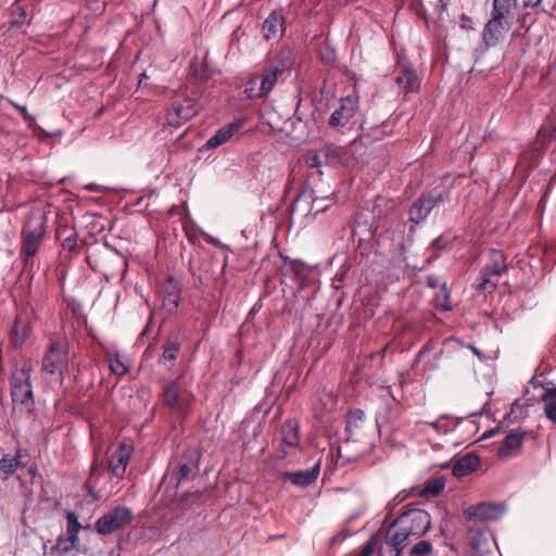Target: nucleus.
<instances>
[{"instance_id":"nucleus-1","label":"nucleus","mask_w":556,"mask_h":556,"mask_svg":"<svg viewBox=\"0 0 556 556\" xmlns=\"http://www.w3.org/2000/svg\"><path fill=\"white\" fill-rule=\"evenodd\" d=\"M295 52L290 46H282L268 60L260 76L251 77L244 85V94L249 100L266 99L276 86L278 78L295 64Z\"/></svg>"},{"instance_id":"nucleus-2","label":"nucleus","mask_w":556,"mask_h":556,"mask_svg":"<svg viewBox=\"0 0 556 556\" xmlns=\"http://www.w3.org/2000/svg\"><path fill=\"white\" fill-rule=\"evenodd\" d=\"M46 232V215L40 211L31 212L28 215L21 233L22 243L20 258L24 268L33 266V260L41 245Z\"/></svg>"},{"instance_id":"nucleus-3","label":"nucleus","mask_w":556,"mask_h":556,"mask_svg":"<svg viewBox=\"0 0 556 556\" xmlns=\"http://www.w3.org/2000/svg\"><path fill=\"white\" fill-rule=\"evenodd\" d=\"M431 528L430 515L420 508H409L401 514L390 529L407 544L410 536L419 538Z\"/></svg>"},{"instance_id":"nucleus-4","label":"nucleus","mask_w":556,"mask_h":556,"mask_svg":"<svg viewBox=\"0 0 556 556\" xmlns=\"http://www.w3.org/2000/svg\"><path fill=\"white\" fill-rule=\"evenodd\" d=\"M450 201V187L438 186L431 190L424 191L409 207V220L416 225L420 224L427 219L435 207Z\"/></svg>"},{"instance_id":"nucleus-5","label":"nucleus","mask_w":556,"mask_h":556,"mask_svg":"<svg viewBox=\"0 0 556 556\" xmlns=\"http://www.w3.org/2000/svg\"><path fill=\"white\" fill-rule=\"evenodd\" d=\"M68 345L66 342L51 340L42 359V370L51 376L52 381L63 383L68 368Z\"/></svg>"},{"instance_id":"nucleus-6","label":"nucleus","mask_w":556,"mask_h":556,"mask_svg":"<svg viewBox=\"0 0 556 556\" xmlns=\"http://www.w3.org/2000/svg\"><path fill=\"white\" fill-rule=\"evenodd\" d=\"M192 401V393L180 379L168 381L163 388V403L179 417L190 414Z\"/></svg>"},{"instance_id":"nucleus-7","label":"nucleus","mask_w":556,"mask_h":556,"mask_svg":"<svg viewBox=\"0 0 556 556\" xmlns=\"http://www.w3.org/2000/svg\"><path fill=\"white\" fill-rule=\"evenodd\" d=\"M506 256L503 251L491 249L485 265L480 270L478 289L492 291L497 285V277L507 270Z\"/></svg>"},{"instance_id":"nucleus-8","label":"nucleus","mask_w":556,"mask_h":556,"mask_svg":"<svg viewBox=\"0 0 556 556\" xmlns=\"http://www.w3.org/2000/svg\"><path fill=\"white\" fill-rule=\"evenodd\" d=\"M321 156L326 159L327 163H330L332 165H342L346 166L349 164V160L346 156L341 155L333 147H327L325 151L321 152H307L305 155H303L301 162L311 169L309 173H307V178L312 179L314 176H320L323 175L321 166L323 161Z\"/></svg>"},{"instance_id":"nucleus-9","label":"nucleus","mask_w":556,"mask_h":556,"mask_svg":"<svg viewBox=\"0 0 556 556\" xmlns=\"http://www.w3.org/2000/svg\"><path fill=\"white\" fill-rule=\"evenodd\" d=\"M132 519L134 514L130 508L117 506L97 520V531L103 535L112 534L130 525Z\"/></svg>"},{"instance_id":"nucleus-10","label":"nucleus","mask_w":556,"mask_h":556,"mask_svg":"<svg viewBox=\"0 0 556 556\" xmlns=\"http://www.w3.org/2000/svg\"><path fill=\"white\" fill-rule=\"evenodd\" d=\"M505 511L506 506L504 503L482 502L469 506L464 514L468 525L473 523L480 526V523L483 525L501 519Z\"/></svg>"},{"instance_id":"nucleus-11","label":"nucleus","mask_w":556,"mask_h":556,"mask_svg":"<svg viewBox=\"0 0 556 556\" xmlns=\"http://www.w3.org/2000/svg\"><path fill=\"white\" fill-rule=\"evenodd\" d=\"M201 110L200 103L189 97H177L170 103L166 114L169 126L178 127L181 123L195 116Z\"/></svg>"},{"instance_id":"nucleus-12","label":"nucleus","mask_w":556,"mask_h":556,"mask_svg":"<svg viewBox=\"0 0 556 556\" xmlns=\"http://www.w3.org/2000/svg\"><path fill=\"white\" fill-rule=\"evenodd\" d=\"M30 369L23 367L11 378V395L14 404L30 408L34 404Z\"/></svg>"},{"instance_id":"nucleus-13","label":"nucleus","mask_w":556,"mask_h":556,"mask_svg":"<svg viewBox=\"0 0 556 556\" xmlns=\"http://www.w3.org/2000/svg\"><path fill=\"white\" fill-rule=\"evenodd\" d=\"M102 467L99 465L97 460H93L89 470V476L87 479L81 481L80 489L77 490L76 496L81 497L79 505L81 509L86 506L87 513H90L96 503L100 501V495L94 491L97 485V480L102 473Z\"/></svg>"},{"instance_id":"nucleus-14","label":"nucleus","mask_w":556,"mask_h":556,"mask_svg":"<svg viewBox=\"0 0 556 556\" xmlns=\"http://www.w3.org/2000/svg\"><path fill=\"white\" fill-rule=\"evenodd\" d=\"M514 15L491 12V18L484 25L482 39L488 47L496 46L503 36L511 28Z\"/></svg>"},{"instance_id":"nucleus-15","label":"nucleus","mask_w":556,"mask_h":556,"mask_svg":"<svg viewBox=\"0 0 556 556\" xmlns=\"http://www.w3.org/2000/svg\"><path fill=\"white\" fill-rule=\"evenodd\" d=\"M201 453L197 448H187L174 475L177 485L195 477L199 470Z\"/></svg>"},{"instance_id":"nucleus-16","label":"nucleus","mask_w":556,"mask_h":556,"mask_svg":"<svg viewBox=\"0 0 556 556\" xmlns=\"http://www.w3.org/2000/svg\"><path fill=\"white\" fill-rule=\"evenodd\" d=\"M394 81L405 98L418 92L421 84L416 71L408 64H399Z\"/></svg>"},{"instance_id":"nucleus-17","label":"nucleus","mask_w":556,"mask_h":556,"mask_svg":"<svg viewBox=\"0 0 556 556\" xmlns=\"http://www.w3.org/2000/svg\"><path fill=\"white\" fill-rule=\"evenodd\" d=\"M358 106V98L355 96L343 97L340 101V106L334 110L329 118V126L332 128L345 126L349 121L355 115Z\"/></svg>"},{"instance_id":"nucleus-18","label":"nucleus","mask_w":556,"mask_h":556,"mask_svg":"<svg viewBox=\"0 0 556 556\" xmlns=\"http://www.w3.org/2000/svg\"><path fill=\"white\" fill-rule=\"evenodd\" d=\"M31 332L30 317L27 312H20L9 331V342L14 349L21 348Z\"/></svg>"},{"instance_id":"nucleus-19","label":"nucleus","mask_w":556,"mask_h":556,"mask_svg":"<svg viewBox=\"0 0 556 556\" xmlns=\"http://www.w3.org/2000/svg\"><path fill=\"white\" fill-rule=\"evenodd\" d=\"M551 0H522V8L530 11L522 13L518 17V22L528 28L536 21L541 14H551L554 9Z\"/></svg>"},{"instance_id":"nucleus-20","label":"nucleus","mask_w":556,"mask_h":556,"mask_svg":"<svg viewBox=\"0 0 556 556\" xmlns=\"http://www.w3.org/2000/svg\"><path fill=\"white\" fill-rule=\"evenodd\" d=\"M328 201L331 202L332 200L329 197H318L315 195L313 198V194L306 195L305 193H302L296 197L294 202L292 203V214H294L298 211H304L308 208V214L313 215L315 218L318 214L326 212L330 204L323 205L320 202Z\"/></svg>"},{"instance_id":"nucleus-21","label":"nucleus","mask_w":556,"mask_h":556,"mask_svg":"<svg viewBox=\"0 0 556 556\" xmlns=\"http://www.w3.org/2000/svg\"><path fill=\"white\" fill-rule=\"evenodd\" d=\"M285 31V16L282 10L271 11L262 25L263 38L267 41L279 39L283 36Z\"/></svg>"},{"instance_id":"nucleus-22","label":"nucleus","mask_w":556,"mask_h":556,"mask_svg":"<svg viewBox=\"0 0 556 556\" xmlns=\"http://www.w3.org/2000/svg\"><path fill=\"white\" fill-rule=\"evenodd\" d=\"M131 456V447L121 444L118 448L111 455L109 460V470L117 479H122L125 475L126 467Z\"/></svg>"},{"instance_id":"nucleus-23","label":"nucleus","mask_w":556,"mask_h":556,"mask_svg":"<svg viewBox=\"0 0 556 556\" xmlns=\"http://www.w3.org/2000/svg\"><path fill=\"white\" fill-rule=\"evenodd\" d=\"M320 464L319 459L312 468L306 470H298V471H286L283 472V478L290 480L292 484L296 486L306 488L316 482L319 473H320Z\"/></svg>"},{"instance_id":"nucleus-24","label":"nucleus","mask_w":556,"mask_h":556,"mask_svg":"<svg viewBox=\"0 0 556 556\" xmlns=\"http://www.w3.org/2000/svg\"><path fill=\"white\" fill-rule=\"evenodd\" d=\"M364 421L365 413L362 409H353L348 413L345 424L346 445H349L351 442H356L359 440Z\"/></svg>"},{"instance_id":"nucleus-25","label":"nucleus","mask_w":556,"mask_h":556,"mask_svg":"<svg viewBox=\"0 0 556 556\" xmlns=\"http://www.w3.org/2000/svg\"><path fill=\"white\" fill-rule=\"evenodd\" d=\"M526 432L521 429L509 430L504 439L503 445L498 450L500 457H510L515 451L519 450L523 443Z\"/></svg>"},{"instance_id":"nucleus-26","label":"nucleus","mask_w":556,"mask_h":556,"mask_svg":"<svg viewBox=\"0 0 556 556\" xmlns=\"http://www.w3.org/2000/svg\"><path fill=\"white\" fill-rule=\"evenodd\" d=\"M406 546L407 544L389 528L386 541L380 546L379 556H400Z\"/></svg>"},{"instance_id":"nucleus-27","label":"nucleus","mask_w":556,"mask_h":556,"mask_svg":"<svg viewBox=\"0 0 556 556\" xmlns=\"http://www.w3.org/2000/svg\"><path fill=\"white\" fill-rule=\"evenodd\" d=\"M480 463L479 456L476 454H467L460 457L453 466V475L455 477H465L472 472Z\"/></svg>"},{"instance_id":"nucleus-28","label":"nucleus","mask_w":556,"mask_h":556,"mask_svg":"<svg viewBox=\"0 0 556 556\" xmlns=\"http://www.w3.org/2000/svg\"><path fill=\"white\" fill-rule=\"evenodd\" d=\"M466 528L470 546L479 552H484L488 547V540L483 527L466 522Z\"/></svg>"},{"instance_id":"nucleus-29","label":"nucleus","mask_w":556,"mask_h":556,"mask_svg":"<svg viewBox=\"0 0 556 556\" xmlns=\"http://www.w3.org/2000/svg\"><path fill=\"white\" fill-rule=\"evenodd\" d=\"M180 340L177 336H169L163 345V353L159 359V363L166 364L167 362L174 363L180 352Z\"/></svg>"},{"instance_id":"nucleus-30","label":"nucleus","mask_w":556,"mask_h":556,"mask_svg":"<svg viewBox=\"0 0 556 556\" xmlns=\"http://www.w3.org/2000/svg\"><path fill=\"white\" fill-rule=\"evenodd\" d=\"M248 119L238 118L220 127L211 139H231L236 135H240Z\"/></svg>"},{"instance_id":"nucleus-31","label":"nucleus","mask_w":556,"mask_h":556,"mask_svg":"<svg viewBox=\"0 0 556 556\" xmlns=\"http://www.w3.org/2000/svg\"><path fill=\"white\" fill-rule=\"evenodd\" d=\"M168 283L170 288H167L165 291V295L163 299V305L167 309L168 313H174L179 306L180 302V290L175 282L173 277L168 278Z\"/></svg>"},{"instance_id":"nucleus-32","label":"nucleus","mask_w":556,"mask_h":556,"mask_svg":"<svg viewBox=\"0 0 556 556\" xmlns=\"http://www.w3.org/2000/svg\"><path fill=\"white\" fill-rule=\"evenodd\" d=\"M545 392L541 396L544 405V413L548 420L556 422V387H545Z\"/></svg>"},{"instance_id":"nucleus-33","label":"nucleus","mask_w":556,"mask_h":556,"mask_svg":"<svg viewBox=\"0 0 556 556\" xmlns=\"http://www.w3.org/2000/svg\"><path fill=\"white\" fill-rule=\"evenodd\" d=\"M353 237H357L359 241H369L376 235V228L367 220H362V217L355 219L353 229Z\"/></svg>"},{"instance_id":"nucleus-34","label":"nucleus","mask_w":556,"mask_h":556,"mask_svg":"<svg viewBox=\"0 0 556 556\" xmlns=\"http://www.w3.org/2000/svg\"><path fill=\"white\" fill-rule=\"evenodd\" d=\"M282 441L286 445L295 447L299 444V425L294 420H286L281 427Z\"/></svg>"},{"instance_id":"nucleus-35","label":"nucleus","mask_w":556,"mask_h":556,"mask_svg":"<svg viewBox=\"0 0 556 556\" xmlns=\"http://www.w3.org/2000/svg\"><path fill=\"white\" fill-rule=\"evenodd\" d=\"M445 488V478L443 476L430 478L426 481L420 495L424 497H437Z\"/></svg>"},{"instance_id":"nucleus-36","label":"nucleus","mask_w":556,"mask_h":556,"mask_svg":"<svg viewBox=\"0 0 556 556\" xmlns=\"http://www.w3.org/2000/svg\"><path fill=\"white\" fill-rule=\"evenodd\" d=\"M20 451L17 452L15 457L10 455H4L0 460V478L3 480L9 479L11 475L21 465L20 462Z\"/></svg>"},{"instance_id":"nucleus-37","label":"nucleus","mask_w":556,"mask_h":556,"mask_svg":"<svg viewBox=\"0 0 556 556\" xmlns=\"http://www.w3.org/2000/svg\"><path fill=\"white\" fill-rule=\"evenodd\" d=\"M517 0H493L492 12L504 15H514Z\"/></svg>"},{"instance_id":"nucleus-38","label":"nucleus","mask_w":556,"mask_h":556,"mask_svg":"<svg viewBox=\"0 0 556 556\" xmlns=\"http://www.w3.org/2000/svg\"><path fill=\"white\" fill-rule=\"evenodd\" d=\"M10 16H11V18L9 21L10 27L11 28L21 27L22 25H24V23L26 21L27 13L22 5H14L11 9Z\"/></svg>"},{"instance_id":"nucleus-39","label":"nucleus","mask_w":556,"mask_h":556,"mask_svg":"<svg viewBox=\"0 0 556 556\" xmlns=\"http://www.w3.org/2000/svg\"><path fill=\"white\" fill-rule=\"evenodd\" d=\"M435 306L441 311H450L452 308L450 303V292L444 285L441 291L434 298Z\"/></svg>"},{"instance_id":"nucleus-40","label":"nucleus","mask_w":556,"mask_h":556,"mask_svg":"<svg viewBox=\"0 0 556 556\" xmlns=\"http://www.w3.org/2000/svg\"><path fill=\"white\" fill-rule=\"evenodd\" d=\"M70 551V539L60 536L56 544L51 547L50 556H67Z\"/></svg>"},{"instance_id":"nucleus-41","label":"nucleus","mask_w":556,"mask_h":556,"mask_svg":"<svg viewBox=\"0 0 556 556\" xmlns=\"http://www.w3.org/2000/svg\"><path fill=\"white\" fill-rule=\"evenodd\" d=\"M431 552H432V544L428 540H421V541L417 542L409 549V553L412 555H416V556H427Z\"/></svg>"},{"instance_id":"nucleus-42","label":"nucleus","mask_w":556,"mask_h":556,"mask_svg":"<svg viewBox=\"0 0 556 556\" xmlns=\"http://www.w3.org/2000/svg\"><path fill=\"white\" fill-rule=\"evenodd\" d=\"M81 528L83 527L78 522V516H76L75 513L72 511V552L79 551L77 532ZM72 556L74 555L72 554Z\"/></svg>"},{"instance_id":"nucleus-43","label":"nucleus","mask_w":556,"mask_h":556,"mask_svg":"<svg viewBox=\"0 0 556 556\" xmlns=\"http://www.w3.org/2000/svg\"><path fill=\"white\" fill-rule=\"evenodd\" d=\"M110 368L115 375L118 376H123L127 370L118 356H115L110 359Z\"/></svg>"},{"instance_id":"nucleus-44","label":"nucleus","mask_w":556,"mask_h":556,"mask_svg":"<svg viewBox=\"0 0 556 556\" xmlns=\"http://www.w3.org/2000/svg\"><path fill=\"white\" fill-rule=\"evenodd\" d=\"M348 274V268L341 267L332 278V286L336 289L340 288V285L344 281Z\"/></svg>"},{"instance_id":"nucleus-45","label":"nucleus","mask_w":556,"mask_h":556,"mask_svg":"<svg viewBox=\"0 0 556 556\" xmlns=\"http://www.w3.org/2000/svg\"><path fill=\"white\" fill-rule=\"evenodd\" d=\"M459 424H460V420L447 421L446 419H443L441 428H440V434H446V433L454 431Z\"/></svg>"},{"instance_id":"nucleus-46","label":"nucleus","mask_w":556,"mask_h":556,"mask_svg":"<svg viewBox=\"0 0 556 556\" xmlns=\"http://www.w3.org/2000/svg\"><path fill=\"white\" fill-rule=\"evenodd\" d=\"M225 141H206V143L203 144L202 147H200L199 150H198V152L200 154L199 159H201L205 152L218 148Z\"/></svg>"},{"instance_id":"nucleus-47","label":"nucleus","mask_w":556,"mask_h":556,"mask_svg":"<svg viewBox=\"0 0 556 556\" xmlns=\"http://www.w3.org/2000/svg\"><path fill=\"white\" fill-rule=\"evenodd\" d=\"M376 549V541L374 538H371L362 548L358 556H371L375 553Z\"/></svg>"},{"instance_id":"nucleus-48","label":"nucleus","mask_w":556,"mask_h":556,"mask_svg":"<svg viewBox=\"0 0 556 556\" xmlns=\"http://www.w3.org/2000/svg\"><path fill=\"white\" fill-rule=\"evenodd\" d=\"M58 275H59V280H60V283H61V288H62V292L63 294L65 293V279H66V266L65 265H60L59 268H58Z\"/></svg>"},{"instance_id":"nucleus-49","label":"nucleus","mask_w":556,"mask_h":556,"mask_svg":"<svg viewBox=\"0 0 556 556\" xmlns=\"http://www.w3.org/2000/svg\"><path fill=\"white\" fill-rule=\"evenodd\" d=\"M443 419H447V417L445 415H442L435 421L424 422V425L431 427L438 434H440V428Z\"/></svg>"},{"instance_id":"nucleus-50","label":"nucleus","mask_w":556,"mask_h":556,"mask_svg":"<svg viewBox=\"0 0 556 556\" xmlns=\"http://www.w3.org/2000/svg\"><path fill=\"white\" fill-rule=\"evenodd\" d=\"M285 262H289V265L295 275L300 274V263L298 261H289V257H286Z\"/></svg>"},{"instance_id":"nucleus-51","label":"nucleus","mask_w":556,"mask_h":556,"mask_svg":"<svg viewBox=\"0 0 556 556\" xmlns=\"http://www.w3.org/2000/svg\"><path fill=\"white\" fill-rule=\"evenodd\" d=\"M83 189L89 190V191H99V190H101V186H99L97 184H88V185H85L83 187Z\"/></svg>"},{"instance_id":"nucleus-52","label":"nucleus","mask_w":556,"mask_h":556,"mask_svg":"<svg viewBox=\"0 0 556 556\" xmlns=\"http://www.w3.org/2000/svg\"><path fill=\"white\" fill-rule=\"evenodd\" d=\"M498 430H500V428H498V427L493 428V429H491V430H489V431L484 432L481 439H482V440H484V439L491 438V437H493L495 433H497V432H498Z\"/></svg>"},{"instance_id":"nucleus-53","label":"nucleus","mask_w":556,"mask_h":556,"mask_svg":"<svg viewBox=\"0 0 556 556\" xmlns=\"http://www.w3.org/2000/svg\"><path fill=\"white\" fill-rule=\"evenodd\" d=\"M187 135H188V136H191V135H192L193 137H195V136H198V132H195V131H190V130H186V131H184V132L179 134V135L176 137V139L181 140V139H182L185 136H187Z\"/></svg>"},{"instance_id":"nucleus-54","label":"nucleus","mask_w":556,"mask_h":556,"mask_svg":"<svg viewBox=\"0 0 556 556\" xmlns=\"http://www.w3.org/2000/svg\"><path fill=\"white\" fill-rule=\"evenodd\" d=\"M64 517L67 520V522H66V535H68L70 534V510L68 509L64 510Z\"/></svg>"},{"instance_id":"nucleus-55","label":"nucleus","mask_w":556,"mask_h":556,"mask_svg":"<svg viewBox=\"0 0 556 556\" xmlns=\"http://www.w3.org/2000/svg\"><path fill=\"white\" fill-rule=\"evenodd\" d=\"M207 241L210 243L214 244L215 247H218L220 244V241L218 239L213 238V237H210Z\"/></svg>"},{"instance_id":"nucleus-56","label":"nucleus","mask_w":556,"mask_h":556,"mask_svg":"<svg viewBox=\"0 0 556 556\" xmlns=\"http://www.w3.org/2000/svg\"><path fill=\"white\" fill-rule=\"evenodd\" d=\"M469 348L475 355H477L478 357H481V352L477 348H475L472 345H470Z\"/></svg>"},{"instance_id":"nucleus-57","label":"nucleus","mask_w":556,"mask_h":556,"mask_svg":"<svg viewBox=\"0 0 556 556\" xmlns=\"http://www.w3.org/2000/svg\"><path fill=\"white\" fill-rule=\"evenodd\" d=\"M71 312H72V319L73 318H77L78 317L76 316V308H75V305H74V301L72 300V308H71Z\"/></svg>"},{"instance_id":"nucleus-58","label":"nucleus","mask_w":556,"mask_h":556,"mask_svg":"<svg viewBox=\"0 0 556 556\" xmlns=\"http://www.w3.org/2000/svg\"><path fill=\"white\" fill-rule=\"evenodd\" d=\"M439 2L441 3V10L445 11L447 9V2L444 0H439Z\"/></svg>"},{"instance_id":"nucleus-59","label":"nucleus","mask_w":556,"mask_h":556,"mask_svg":"<svg viewBox=\"0 0 556 556\" xmlns=\"http://www.w3.org/2000/svg\"><path fill=\"white\" fill-rule=\"evenodd\" d=\"M426 352H427V348L421 349V350L418 352V354H417L416 358H417V359H420V357H421Z\"/></svg>"},{"instance_id":"nucleus-60","label":"nucleus","mask_w":556,"mask_h":556,"mask_svg":"<svg viewBox=\"0 0 556 556\" xmlns=\"http://www.w3.org/2000/svg\"><path fill=\"white\" fill-rule=\"evenodd\" d=\"M144 79H148V75L146 73H142L140 75V79H139V85H141L143 83Z\"/></svg>"},{"instance_id":"nucleus-61","label":"nucleus","mask_w":556,"mask_h":556,"mask_svg":"<svg viewBox=\"0 0 556 556\" xmlns=\"http://www.w3.org/2000/svg\"><path fill=\"white\" fill-rule=\"evenodd\" d=\"M68 242H70V237H67V238H64V239H63L62 248H63V250H64V251H65V249H66V244H67Z\"/></svg>"},{"instance_id":"nucleus-62","label":"nucleus","mask_w":556,"mask_h":556,"mask_svg":"<svg viewBox=\"0 0 556 556\" xmlns=\"http://www.w3.org/2000/svg\"><path fill=\"white\" fill-rule=\"evenodd\" d=\"M390 238H391L392 240H395V239H396V240H399V241H400V240H401V233H399L396 237L394 236V233H392V235L390 236Z\"/></svg>"},{"instance_id":"nucleus-63","label":"nucleus","mask_w":556,"mask_h":556,"mask_svg":"<svg viewBox=\"0 0 556 556\" xmlns=\"http://www.w3.org/2000/svg\"><path fill=\"white\" fill-rule=\"evenodd\" d=\"M341 538H342V539H344V538H345V535L340 533V534H338L337 536H333L332 541L334 542V541H337V540H339V539H341Z\"/></svg>"},{"instance_id":"nucleus-64","label":"nucleus","mask_w":556,"mask_h":556,"mask_svg":"<svg viewBox=\"0 0 556 556\" xmlns=\"http://www.w3.org/2000/svg\"><path fill=\"white\" fill-rule=\"evenodd\" d=\"M553 138L556 139V126L553 128Z\"/></svg>"}]
</instances>
